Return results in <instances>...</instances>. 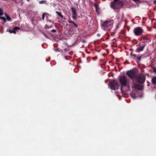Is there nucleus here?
<instances>
[{
    "instance_id": "f257e3e1",
    "label": "nucleus",
    "mask_w": 156,
    "mask_h": 156,
    "mask_svg": "<svg viewBox=\"0 0 156 156\" xmlns=\"http://www.w3.org/2000/svg\"><path fill=\"white\" fill-rule=\"evenodd\" d=\"M124 5L123 2L120 0L116 2H111L110 4L111 7L114 10H117L122 8Z\"/></svg>"
},
{
    "instance_id": "f03ea898",
    "label": "nucleus",
    "mask_w": 156,
    "mask_h": 156,
    "mask_svg": "<svg viewBox=\"0 0 156 156\" xmlns=\"http://www.w3.org/2000/svg\"><path fill=\"white\" fill-rule=\"evenodd\" d=\"M119 81L120 83L122 85L129 87V83L127 82V78L126 76H121L119 77Z\"/></svg>"
},
{
    "instance_id": "7ed1b4c3",
    "label": "nucleus",
    "mask_w": 156,
    "mask_h": 156,
    "mask_svg": "<svg viewBox=\"0 0 156 156\" xmlns=\"http://www.w3.org/2000/svg\"><path fill=\"white\" fill-rule=\"evenodd\" d=\"M140 40L142 41L141 42L145 44L146 45L147 43L150 42L151 41L150 38L148 35H142L140 38Z\"/></svg>"
},
{
    "instance_id": "20e7f679",
    "label": "nucleus",
    "mask_w": 156,
    "mask_h": 156,
    "mask_svg": "<svg viewBox=\"0 0 156 156\" xmlns=\"http://www.w3.org/2000/svg\"><path fill=\"white\" fill-rule=\"evenodd\" d=\"M144 32L143 29L140 27H138L135 28L133 30V33L136 36L142 35Z\"/></svg>"
},
{
    "instance_id": "39448f33",
    "label": "nucleus",
    "mask_w": 156,
    "mask_h": 156,
    "mask_svg": "<svg viewBox=\"0 0 156 156\" xmlns=\"http://www.w3.org/2000/svg\"><path fill=\"white\" fill-rule=\"evenodd\" d=\"M113 22L112 21H106L102 24V27L105 29H110L112 26Z\"/></svg>"
},
{
    "instance_id": "423d86ee",
    "label": "nucleus",
    "mask_w": 156,
    "mask_h": 156,
    "mask_svg": "<svg viewBox=\"0 0 156 156\" xmlns=\"http://www.w3.org/2000/svg\"><path fill=\"white\" fill-rule=\"evenodd\" d=\"M136 81L140 83H143L146 80L145 76L144 74H140L138 76L137 75L136 78Z\"/></svg>"
},
{
    "instance_id": "0eeeda50",
    "label": "nucleus",
    "mask_w": 156,
    "mask_h": 156,
    "mask_svg": "<svg viewBox=\"0 0 156 156\" xmlns=\"http://www.w3.org/2000/svg\"><path fill=\"white\" fill-rule=\"evenodd\" d=\"M126 74L129 77L133 79L136 78V76H137L136 73L133 70L127 71Z\"/></svg>"
},
{
    "instance_id": "6e6552de",
    "label": "nucleus",
    "mask_w": 156,
    "mask_h": 156,
    "mask_svg": "<svg viewBox=\"0 0 156 156\" xmlns=\"http://www.w3.org/2000/svg\"><path fill=\"white\" fill-rule=\"evenodd\" d=\"M110 88L111 89L113 90H115L118 89V86L116 81L114 80H113L109 83Z\"/></svg>"
},
{
    "instance_id": "1a4fd4ad",
    "label": "nucleus",
    "mask_w": 156,
    "mask_h": 156,
    "mask_svg": "<svg viewBox=\"0 0 156 156\" xmlns=\"http://www.w3.org/2000/svg\"><path fill=\"white\" fill-rule=\"evenodd\" d=\"M146 46V44L142 42L140 43L139 45V47L136 49V51L138 53H139L140 51H143Z\"/></svg>"
},
{
    "instance_id": "9d476101",
    "label": "nucleus",
    "mask_w": 156,
    "mask_h": 156,
    "mask_svg": "<svg viewBox=\"0 0 156 156\" xmlns=\"http://www.w3.org/2000/svg\"><path fill=\"white\" fill-rule=\"evenodd\" d=\"M132 88L138 90H141L142 88V87L139 84H136L135 83H133Z\"/></svg>"
},
{
    "instance_id": "9b49d317",
    "label": "nucleus",
    "mask_w": 156,
    "mask_h": 156,
    "mask_svg": "<svg viewBox=\"0 0 156 156\" xmlns=\"http://www.w3.org/2000/svg\"><path fill=\"white\" fill-rule=\"evenodd\" d=\"M71 9L72 12V15H77L76 9L75 8L72 7Z\"/></svg>"
},
{
    "instance_id": "f8f14e48",
    "label": "nucleus",
    "mask_w": 156,
    "mask_h": 156,
    "mask_svg": "<svg viewBox=\"0 0 156 156\" xmlns=\"http://www.w3.org/2000/svg\"><path fill=\"white\" fill-rule=\"evenodd\" d=\"M94 6L95 8V10L96 12L98 13V11L99 9L98 5L97 4H94Z\"/></svg>"
},
{
    "instance_id": "ddd939ff",
    "label": "nucleus",
    "mask_w": 156,
    "mask_h": 156,
    "mask_svg": "<svg viewBox=\"0 0 156 156\" xmlns=\"http://www.w3.org/2000/svg\"><path fill=\"white\" fill-rule=\"evenodd\" d=\"M152 82L154 84H156V76L154 77L152 79Z\"/></svg>"
},
{
    "instance_id": "4468645a",
    "label": "nucleus",
    "mask_w": 156,
    "mask_h": 156,
    "mask_svg": "<svg viewBox=\"0 0 156 156\" xmlns=\"http://www.w3.org/2000/svg\"><path fill=\"white\" fill-rule=\"evenodd\" d=\"M57 14L60 16L61 18H63L64 16H63L62 14V13L60 12H58V11H56L55 12Z\"/></svg>"
},
{
    "instance_id": "2eb2a0df",
    "label": "nucleus",
    "mask_w": 156,
    "mask_h": 156,
    "mask_svg": "<svg viewBox=\"0 0 156 156\" xmlns=\"http://www.w3.org/2000/svg\"><path fill=\"white\" fill-rule=\"evenodd\" d=\"M7 20L9 21H11L12 20L11 18L8 16L7 14H5Z\"/></svg>"
},
{
    "instance_id": "dca6fc26",
    "label": "nucleus",
    "mask_w": 156,
    "mask_h": 156,
    "mask_svg": "<svg viewBox=\"0 0 156 156\" xmlns=\"http://www.w3.org/2000/svg\"><path fill=\"white\" fill-rule=\"evenodd\" d=\"M3 9L1 8H0V16H2L3 14Z\"/></svg>"
},
{
    "instance_id": "f3484780",
    "label": "nucleus",
    "mask_w": 156,
    "mask_h": 156,
    "mask_svg": "<svg viewBox=\"0 0 156 156\" xmlns=\"http://www.w3.org/2000/svg\"><path fill=\"white\" fill-rule=\"evenodd\" d=\"M52 27V26H49L48 25H46L45 26V28L46 29H50Z\"/></svg>"
},
{
    "instance_id": "a211bd4d",
    "label": "nucleus",
    "mask_w": 156,
    "mask_h": 156,
    "mask_svg": "<svg viewBox=\"0 0 156 156\" xmlns=\"http://www.w3.org/2000/svg\"><path fill=\"white\" fill-rule=\"evenodd\" d=\"M46 2V1H45L42 0V1H40L39 2V3L40 4H43V3H45Z\"/></svg>"
},
{
    "instance_id": "6ab92c4d",
    "label": "nucleus",
    "mask_w": 156,
    "mask_h": 156,
    "mask_svg": "<svg viewBox=\"0 0 156 156\" xmlns=\"http://www.w3.org/2000/svg\"><path fill=\"white\" fill-rule=\"evenodd\" d=\"M0 19L3 20L4 21H6V19L4 17H2V16H0Z\"/></svg>"
},
{
    "instance_id": "aec40b11",
    "label": "nucleus",
    "mask_w": 156,
    "mask_h": 156,
    "mask_svg": "<svg viewBox=\"0 0 156 156\" xmlns=\"http://www.w3.org/2000/svg\"><path fill=\"white\" fill-rule=\"evenodd\" d=\"M77 15H72V18L73 20H76V16Z\"/></svg>"
},
{
    "instance_id": "412c9836",
    "label": "nucleus",
    "mask_w": 156,
    "mask_h": 156,
    "mask_svg": "<svg viewBox=\"0 0 156 156\" xmlns=\"http://www.w3.org/2000/svg\"><path fill=\"white\" fill-rule=\"evenodd\" d=\"M14 29L16 31L20 29V28L19 27H15L14 28Z\"/></svg>"
},
{
    "instance_id": "4be33fe9",
    "label": "nucleus",
    "mask_w": 156,
    "mask_h": 156,
    "mask_svg": "<svg viewBox=\"0 0 156 156\" xmlns=\"http://www.w3.org/2000/svg\"><path fill=\"white\" fill-rule=\"evenodd\" d=\"M45 14V13H44L42 15V19L43 20H44Z\"/></svg>"
},
{
    "instance_id": "5701e85b",
    "label": "nucleus",
    "mask_w": 156,
    "mask_h": 156,
    "mask_svg": "<svg viewBox=\"0 0 156 156\" xmlns=\"http://www.w3.org/2000/svg\"><path fill=\"white\" fill-rule=\"evenodd\" d=\"M73 24L74 26L76 28H77L78 27V25L77 24L75 23L74 22L73 23H72Z\"/></svg>"
},
{
    "instance_id": "b1692460",
    "label": "nucleus",
    "mask_w": 156,
    "mask_h": 156,
    "mask_svg": "<svg viewBox=\"0 0 156 156\" xmlns=\"http://www.w3.org/2000/svg\"><path fill=\"white\" fill-rule=\"evenodd\" d=\"M153 72L155 73V74H156V68L154 67L153 68Z\"/></svg>"
},
{
    "instance_id": "393cba45",
    "label": "nucleus",
    "mask_w": 156,
    "mask_h": 156,
    "mask_svg": "<svg viewBox=\"0 0 156 156\" xmlns=\"http://www.w3.org/2000/svg\"><path fill=\"white\" fill-rule=\"evenodd\" d=\"M68 22L69 23H74L73 21L70 20H68Z\"/></svg>"
},
{
    "instance_id": "a878e982",
    "label": "nucleus",
    "mask_w": 156,
    "mask_h": 156,
    "mask_svg": "<svg viewBox=\"0 0 156 156\" xmlns=\"http://www.w3.org/2000/svg\"><path fill=\"white\" fill-rule=\"evenodd\" d=\"M6 31L9 32L10 33H12V31L11 30H10V29H7V30Z\"/></svg>"
},
{
    "instance_id": "bb28decb",
    "label": "nucleus",
    "mask_w": 156,
    "mask_h": 156,
    "mask_svg": "<svg viewBox=\"0 0 156 156\" xmlns=\"http://www.w3.org/2000/svg\"><path fill=\"white\" fill-rule=\"evenodd\" d=\"M51 31L53 33H55L56 32V31L55 29H53L51 30Z\"/></svg>"
},
{
    "instance_id": "cd10ccee",
    "label": "nucleus",
    "mask_w": 156,
    "mask_h": 156,
    "mask_svg": "<svg viewBox=\"0 0 156 156\" xmlns=\"http://www.w3.org/2000/svg\"><path fill=\"white\" fill-rule=\"evenodd\" d=\"M141 57L140 56H138L137 57V59L139 60H140L141 59Z\"/></svg>"
},
{
    "instance_id": "c85d7f7f",
    "label": "nucleus",
    "mask_w": 156,
    "mask_h": 156,
    "mask_svg": "<svg viewBox=\"0 0 156 156\" xmlns=\"http://www.w3.org/2000/svg\"><path fill=\"white\" fill-rule=\"evenodd\" d=\"M65 58L66 60H67L69 58V57L68 56H66L65 57Z\"/></svg>"
},
{
    "instance_id": "c756f323",
    "label": "nucleus",
    "mask_w": 156,
    "mask_h": 156,
    "mask_svg": "<svg viewBox=\"0 0 156 156\" xmlns=\"http://www.w3.org/2000/svg\"><path fill=\"white\" fill-rule=\"evenodd\" d=\"M16 31L15 30V29H14V30H12V33H16Z\"/></svg>"
},
{
    "instance_id": "7c9ffc66",
    "label": "nucleus",
    "mask_w": 156,
    "mask_h": 156,
    "mask_svg": "<svg viewBox=\"0 0 156 156\" xmlns=\"http://www.w3.org/2000/svg\"><path fill=\"white\" fill-rule=\"evenodd\" d=\"M133 0V1H134L135 2H139V1H140V0Z\"/></svg>"
},
{
    "instance_id": "2f4dec72",
    "label": "nucleus",
    "mask_w": 156,
    "mask_h": 156,
    "mask_svg": "<svg viewBox=\"0 0 156 156\" xmlns=\"http://www.w3.org/2000/svg\"><path fill=\"white\" fill-rule=\"evenodd\" d=\"M118 0H114V1L112 2H116L118 1Z\"/></svg>"
},
{
    "instance_id": "473e14b6",
    "label": "nucleus",
    "mask_w": 156,
    "mask_h": 156,
    "mask_svg": "<svg viewBox=\"0 0 156 156\" xmlns=\"http://www.w3.org/2000/svg\"><path fill=\"white\" fill-rule=\"evenodd\" d=\"M154 4H156V0H155L154 1Z\"/></svg>"
},
{
    "instance_id": "72a5a7b5",
    "label": "nucleus",
    "mask_w": 156,
    "mask_h": 156,
    "mask_svg": "<svg viewBox=\"0 0 156 156\" xmlns=\"http://www.w3.org/2000/svg\"><path fill=\"white\" fill-rule=\"evenodd\" d=\"M131 54L134 57H135L136 56V55L135 54Z\"/></svg>"
},
{
    "instance_id": "f704fd0d",
    "label": "nucleus",
    "mask_w": 156,
    "mask_h": 156,
    "mask_svg": "<svg viewBox=\"0 0 156 156\" xmlns=\"http://www.w3.org/2000/svg\"><path fill=\"white\" fill-rule=\"evenodd\" d=\"M64 50L65 51H66L67 50V49L66 48H65L64 49Z\"/></svg>"
},
{
    "instance_id": "c9c22d12",
    "label": "nucleus",
    "mask_w": 156,
    "mask_h": 156,
    "mask_svg": "<svg viewBox=\"0 0 156 156\" xmlns=\"http://www.w3.org/2000/svg\"><path fill=\"white\" fill-rule=\"evenodd\" d=\"M114 34V33H112V34H111V35H112V36H113V35Z\"/></svg>"
},
{
    "instance_id": "e433bc0d",
    "label": "nucleus",
    "mask_w": 156,
    "mask_h": 156,
    "mask_svg": "<svg viewBox=\"0 0 156 156\" xmlns=\"http://www.w3.org/2000/svg\"><path fill=\"white\" fill-rule=\"evenodd\" d=\"M100 36V34H97V36Z\"/></svg>"
},
{
    "instance_id": "4c0bfd02",
    "label": "nucleus",
    "mask_w": 156,
    "mask_h": 156,
    "mask_svg": "<svg viewBox=\"0 0 156 156\" xmlns=\"http://www.w3.org/2000/svg\"><path fill=\"white\" fill-rule=\"evenodd\" d=\"M83 42H85V41H83Z\"/></svg>"
},
{
    "instance_id": "58836bf2",
    "label": "nucleus",
    "mask_w": 156,
    "mask_h": 156,
    "mask_svg": "<svg viewBox=\"0 0 156 156\" xmlns=\"http://www.w3.org/2000/svg\"><path fill=\"white\" fill-rule=\"evenodd\" d=\"M46 61H48L47 59H46Z\"/></svg>"
}]
</instances>
